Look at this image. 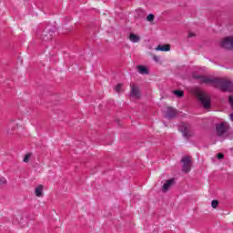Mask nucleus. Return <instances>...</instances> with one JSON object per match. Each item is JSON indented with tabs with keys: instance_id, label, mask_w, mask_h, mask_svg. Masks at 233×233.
I'll return each mask as SVG.
<instances>
[{
	"instance_id": "obj_12",
	"label": "nucleus",
	"mask_w": 233,
	"mask_h": 233,
	"mask_svg": "<svg viewBox=\"0 0 233 233\" xmlns=\"http://www.w3.org/2000/svg\"><path fill=\"white\" fill-rule=\"evenodd\" d=\"M43 189H44L43 185H39L35 188V194L36 198H41V196H43Z\"/></svg>"
},
{
	"instance_id": "obj_16",
	"label": "nucleus",
	"mask_w": 233,
	"mask_h": 233,
	"mask_svg": "<svg viewBox=\"0 0 233 233\" xmlns=\"http://www.w3.org/2000/svg\"><path fill=\"white\" fill-rule=\"evenodd\" d=\"M31 154H26L24 157V163H28L30 161Z\"/></svg>"
},
{
	"instance_id": "obj_14",
	"label": "nucleus",
	"mask_w": 233,
	"mask_h": 233,
	"mask_svg": "<svg viewBox=\"0 0 233 233\" xmlns=\"http://www.w3.org/2000/svg\"><path fill=\"white\" fill-rule=\"evenodd\" d=\"M173 94H175V96H177V97H183V96H184V93L181 90H175V91H173Z\"/></svg>"
},
{
	"instance_id": "obj_2",
	"label": "nucleus",
	"mask_w": 233,
	"mask_h": 233,
	"mask_svg": "<svg viewBox=\"0 0 233 233\" xmlns=\"http://www.w3.org/2000/svg\"><path fill=\"white\" fill-rule=\"evenodd\" d=\"M198 97L204 108H210V96H208V94L201 91L198 93Z\"/></svg>"
},
{
	"instance_id": "obj_1",
	"label": "nucleus",
	"mask_w": 233,
	"mask_h": 233,
	"mask_svg": "<svg viewBox=\"0 0 233 233\" xmlns=\"http://www.w3.org/2000/svg\"><path fill=\"white\" fill-rule=\"evenodd\" d=\"M195 79H199V83H204V85H212L215 88H219L221 92H233V83L229 80L202 76H195Z\"/></svg>"
},
{
	"instance_id": "obj_18",
	"label": "nucleus",
	"mask_w": 233,
	"mask_h": 233,
	"mask_svg": "<svg viewBox=\"0 0 233 233\" xmlns=\"http://www.w3.org/2000/svg\"><path fill=\"white\" fill-rule=\"evenodd\" d=\"M4 185H6V178L0 177V187H3Z\"/></svg>"
},
{
	"instance_id": "obj_15",
	"label": "nucleus",
	"mask_w": 233,
	"mask_h": 233,
	"mask_svg": "<svg viewBox=\"0 0 233 233\" xmlns=\"http://www.w3.org/2000/svg\"><path fill=\"white\" fill-rule=\"evenodd\" d=\"M123 88V84H117L115 87L116 92H121V89Z\"/></svg>"
},
{
	"instance_id": "obj_22",
	"label": "nucleus",
	"mask_w": 233,
	"mask_h": 233,
	"mask_svg": "<svg viewBox=\"0 0 233 233\" xmlns=\"http://www.w3.org/2000/svg\"><path fill=\"white\" fill-rule=\"evenodd\" d=\"M15 125H17V124L15 123V121H11V122L9 123V127H15Z\"/></svg>"
},
{
	"instance_id": "obj_24",
	"label": "nucleus",
	"mask_w": 233,
	"mask_h": 233,
	"mask_svg": "<svg viewBox=\"0 0 233 233\" xmlns=\"http://www.w3.org/2000/svg\"><path fill=\"white\" fill-rule=\"evenodd\" d=\"M230 120L233 121V113L229 115Z\"/></svg>"
},
{
	"instance_id": "obj_13",
	"label": "nucleus",
	"mask_w": 233,
	"mask_h": 233,
	"mask_svg": "<svg viewBox=\"0 0 233 233\" xmlns=\"http://www.w3.org/2000/svg\"><path fill=\"white\" fill-rule=\"evenodd\" d=\"M131 96L132 97H139V88L135 86H131Z\"/></svg>"
},
{
	"instance_id": "obj_21",
	"label": "nucleus",
	"mask_w": 233,
	"mask_h": 233,
	"mask_svg": "<svg viewBox=\"0 0 233 233\" xmlns=\"http://www.w3.org/2000/svg\"><path fill=\"white\" fill-rule=\"evenodd\" d=\"M217 157H218V159H223V157H225V156L222 153H218L217 155Z\"/></svg>"
},
{
	"instance_id": "obj_7",
	"label": "nucleus",
	"mask_w": 233,
	"mask_h": 233,
	"mask_svg": "<svg viewBox=\"0 0 233 233\" xmlns=\"http://www.w3.org/2000/svg\"><path fill=\"white\" fill-rule=\"evenodd\" d=\"M156 50L157 52H170V45H158Z\"/></svg>"
},
{
	"instance_id": "obj_17",
	"label": "nucleus",
	"mask_w": 233,
	"mask_h": 233,
	"mask_svg": "<svg viewBox=\"0 0 233 233\" xmlns=\"http://www.w3.org/2000/svg\"><path fill=\"white\" fill-rule=\"evenodd\" d=\"M218 205H219V202H218V200H213V201L211 202V207H212L213 208H218Z\"/></svg>"
},
{
	"instance_id": "obj_6",
	"label": "nucleus",
	"mask_w": 233,
	"mask_h": 233,
	"mask_svg": "<svg viewBox=\"0 0 233 233\" xmlns=\"http://www.w3.org/2000/svg\"><path fill=\"white\" fill-rule=\"evenodd\" d=\"M178 130L182 133L184 137H190V131L188 130V126L187 124H181L178 127Z\"/></svg>"
},
{
	"instance_id": "obj_11",
	"label": "nucleus",
	"mask_w": 233,
	"mask_h": 233,
	"mask_svg": "<svg viewBox=\"0 0 233 233\" xmlns=\"http://www.w3.org/2000/svg\"><path fill=\"white\" fill-rule=\"evenodd\" d=\"M166 117H167V119H172L173 117H176V111H175V109L172 108V107H168L167 115H166Z\"/></svg>"
},
{
	"instance_id": "obj_8",
	"label": "nucleus",
	"mask_w": 233,
	"mask_h": 233,
	"mask_svg": "<svg viewBox=\"0 0 233 233\" xmlns=\"http://www.w3.org/2000/svg\"><path fill=\"white\" fill-rule=\"evenodd\" d=\"M137 72L142 76H148V67L145 66H137Z\"/></svg>"
},
{
	"instance_id": "obj_19",
	"label": "nucleus",
	"mask_w": 233,
	"mask_h": 233,
	"mask_svg": "<svg viewBox=\"0 0 233 233\" xmlns=\"http://www.w3.org/2000/svg\"><path fill=\"white\" fill-rule=\"evenodd\" d=\"M147 21H154V15L150 14L147 17Z\"/></svg>"
},
{
	"instance_id": "obj_5",
	"label": "nucleus",
	"mask_w": 233,
	"mask_h": 233,
	"mask_svg": "<svg viewBox=\"0 0 233 233\" xmlns=\"http://www.w3.org/2000/svg\"><path fill=\"white\" fill-rule=\"evenodd\" d=\"M192 161V158L190 157H184L182 158V170L183 172H190V162Z\"/></svg>"
},
{
	"instance_id": "obj_20",
	"label": "nucleus",
	"mask_w": 233,
	"mask_h": 233,
	"mask_svg": "<svg viewBox=\"0 0 233 233\" xmlns=\"http://www.w3.org/2000/svg\"><path fill=\"white\" fill-rule=\"evenodd\" d=\"M229 104H230V106H231V108L233 110V96H229Z\"/></svg>"
},
{
	"instance_id": "obj_9",
	"label": "nucleus",
	"mask_w": 233,
	"mask_h": 233,
	"mask_svg": "<svg viewBox=\"0 0 233 233\" xmlns=\"http://www.w3.org/2000/svg\"><path fill=\"white\" fill-rule=\"evenodd\" d=\"M172 185H174V178H171V179L167 180L163 185V187H162L163 192H167L170 188V187H172Z\"/></svg>"
},
{
	"instance_id": "obj_3",
	"label": "nucleus",
	"mask_w": 233,
	"mask_h": 233,
	"mask_svg": "<svg viewBox=\"0 0 233 233\" xmlns=\"http://www.w3.org/2000/svg\"><path fill=\"white\" fill-rule=\"evenodd\" d=\"M228 131V125L227 123H220L216 126V132L219 137L225 136Z\"/></svg>"
},
{
	"instance_id": "obj_4",
	"label": "nucleus",
	"mask_w": 233,
	"mask_h": 233,
	"mask_svg": "<svg viewBox=\"0 0 233 233\" xmlns=\"http://www.w3.org/2000/svg\"><path fill=\"white\" fill-rule=\"evenodd\" d=\"M222 48L226 50H233V36H228L221 42Z\"/></svg>"
},
{
	"instance_id": "obj_23",
	"label": "nucleus",
	"mask_w": 233,
	"mask_h": 233,
	"mask_svg": "<svg viewBox=\"0 0 233 233\" xmlns=\"http://www.w3.org/2000/svg\"><path fill=\"white\" fill-rule=\"evenodd\" d=\"M194 33H189L188 35H187V37H194Z\"/></svg>"
},
{
	"instance_id": "obj_10",
	"label": "nucleus",
	"mask_w": 233,
	"mask_h": 233,
	"mask_svg": "<svg viewBox=\"0 0 233 233\" xmlns=\"http://www.w3.org/2000/svg\"><path fill=\"white\" fill-rule=\"evenodd\" d=\"M129 41L131 43H139L141 41V37H139V35L134 34V33H131L129 35Z\"/></svg>"
}]
</instances>
